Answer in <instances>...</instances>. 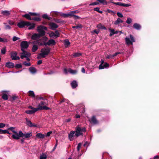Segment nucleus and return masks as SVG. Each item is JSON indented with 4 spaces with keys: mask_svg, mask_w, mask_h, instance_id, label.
<instances>
[{
    "mask_svg": "<svg viewBox=\"0 0 159 159\" xmlns=\"http://www.w3.org/2000/svg\"><path fill=\"white\" fill-rule=\"evenodd\" d=\"M120 52H116L113 55H108L106 57L107 58L110 59L113 58V57H114L115 56L117 55L120 54Z\"/></svg>",
    "mask_w": 159,
    "mask_h": 159,
    "instance_id": "cd10ccee",
    "label": "nucleus"
},
{
    "mask_svg": "<svg viewBox=\"0 0 159 159\" xmlns=\"http://www.w3.org/2000/svg\"><path fill=\"white\" fill-rule=\"evenodd\" d=\"M98 1L99 3L102 4L103 5H107L108 4L106 0H96Z\"/></svg>",
    "mask_w": 159,
    "mask_h": 159,
    "instance_id": "7c9ffc66",
    "label": "nucleus"
},
{
    "mask_svg": "<svg viewBox=\"0 0 159 159\" xmlns=\"http://www.w3.org/2000/svg\"><path fill=\"white\" fill-rule=\"evenodd\" d=\"M77 137L76 133L75 131H71L68 135L69 139L70 141H73Z\"/></svg>",
    "mask_w": 159,
    "mask_h": 159,
    "instance_id": "1a4fd4ad",
    "label": "nucleus"
},
{
    "mask_svg": "<svg viewBox=\"0 0 159 159\" xmlns=\"http://www.w3.org/2000/svg\"><path fill=\"white\" fill-rule=\"evenodd\" d=\"M83 27V25L81 24H80L78 25H77L76 26V29H78L79 28L81 29Z\"/></svg>",
    "mask_w": 159,
    "mask_h": 159,
    "instance_id": "864d4df0",
    "label": "nucleus"
},
{
    "mask_svg": "<svg viewBox=\"0 0 159 159\" xmlns=\"http://www.w3.org/2000/svg\"><path fill=\"white\" fill-rule=\"evenodd\" d=\"M29 70L30 73L32 74L36 73L37 70L36 68L34 67H30L29 68Z\"/></svg>",
    "mask_w": 159,
    "mask_h": 159,
    "instance_id": "393cba45",
    "label": "nucleus"
},
{
    "mask_svg": "<svg viewBox=\"0 0 159 159\" xmlns=\"http://www.w3.org/2000/svg\"><path fill=\"white\" fill-rule=\"evenodd\" d=\"M21 65L20 64H17L15 66V67L16 68H21Z\"/></svg>",
    "mask_w": 159,
    "mask_h": 159,
    "instance_id": "052dcab7",
    "label": "nucleus"
},
{
    "mask_svg": "<svg viewBox=\"0 0 159 159\" xmlns=\"http://www.w3.org/2000/svg\"><path fill=\"white\" fill-rule=\"evenodd\" d=\"M2 98L4 100H7L8 99V97L7 94H3L2 96Z\"/></svg>",
    "mask_w": 159,
    "mask_h": 159,
    "instance_id": "37998d69",
    "label": "nucleus"
},
{
    "mask_svg": "<svg viewBox=\"0 0 159 159\" xmlns=\"http://www.w3.org/2000/svg\"><path fill=\"white\" fill-rule=\"evenodd\" d=\"M22 51L23 52L21 53V56H20V58L22 59H23L25 57H29L30 56L31 54L29 52L25 51V50Z\"/></svg>",
    "mask_w": 159,
    "mask_h": 159,
    "instance_id": "2eb2a0df",
    "label": "nucleus"
},
{
    "mask_svg": "<svg viewBox=\"0 0 159 159\" xmlns=\"http://www.w3.org/2000/svg\"><path fill=\"white\" fill-rule=\"evenodd\" d=\"M75 130L76 137H78L83 135V133L85 132L86 129L85 127H81L80 126L78 125L75 127Z\"/></svg>",
    "mask_w": 159,
    "mask_h": 159,
    "instance_id": "f03ea898",
    "label": "nucleus"
},
{
    "mask_svg": "<svg viewBox=\"0 0 159 159\" xmlns=\"http://www.w3.org/2000/svg\"><path fill=\"white\" fill-rule=\"evenodd\" d=\"M32 135V133H26L24 134L23 133V135H22V137H24L25 138H29Z\"/></svg>",
    "mask_w": 159,
    "mask_h": 159,
    "instance_id": "a878e982",
    "label": "nucleus"
},
{
    "mask_svg": "<svg viewBox=\"0 0 159 159\" xmlns=\"http://www.w3.org/2000/svg\"><path fill=\"white\" fill-rule=\"evenodd\" d=\"M11 57L12 60H16L20 59V57L17 56V53L16 52H12L11 53Z\"/></svg>",
    "mask_w": 159,
    "mask_h": 159,
    "instance_id": "f8f14e48",
    "label": "nucleus"
},
{
    "mask_svg": "<svg viewBox=\"0 0 159 159\" xmlns=\"http://www.w3.org/2000/svg\"><path fill=\"white\" fill-rule=\"evenodd\" d=\"M1 13L4 16H8L10 14V11L7 10L2 11Z\"/></svg>",
    "mask_w": 159,
    "mask_h": 159,
    "instance_id": "a211bd4d",
    "label": "nucleus"
},
{
    "mask_svg": "<svg viewBox=\"0 0 159 159\" xmlns=\"http://www.w3.org/2000/svg\"><path fill=\"white\" fill-rule=\"evenodd\" d=\"M104 63V61L103 60H101V63L99 65V69H104V67L103 66V63Z\"/></svg>",
    "mask_w": 159,
    "mask_h": 159,
    "instance_id": "a19ab883",
    "label": "nucleus"
},
{
    "mask_svg": "<svg viewBox=\"0 0 159 159\" xmlns=\"http://www.w3.org/2000/svg\"><path fill=\"white\" fill-rule=\"evenodd\" d=\"M27 26H29L28 28V29L31 30L33 29L35 27V24H31L29 22V25Z\"/></svg>",
    "mask_w": 159,
    "mask_h": 159,
    "instance_id": "e433bc0d",
    "label": "nucleus"
},
{
    "mask_svg": "<svg viewBox=\"0 0 159 159\" xmlns=\"http://www.w3.org/2000/svg\"><path fill=\"white\" fill-rule=\"evenodd\" d=\"M5 25H6L5 28L6 30H10L11 29V27L8 25H6V23H4Z\"/></svg>",
    "mask_w": 159,
    "mask_h": 159,
    "instance_id": "09e8293b",
    "label": "nucleus"
},
{
    "mask_svg": "<svg viewBox=\"0 0 159 159\" xmlns=\"http://www.w3.org/2000/svg\"><path fill=\"white\" fill-rule=\"evenodd\" d=\"M111 2L113 3L114 4L116 5H118L120 6H123L125 7H128L131 5V4L129 3L125 4L121 2Z\"/></svg>",
    "mask_w": 159,
    "mask_h": 159,
    "instance_id": "4468645a",
    "label": "nucleus"
},
{
    "mask_svg": "<svg viewBox=\"0 0 159 159\" xmlns=\"http://www.w3.org/2000/svg\"><path fill=\"white\" fill-rule=\"evenodd\" d=\"M41 39L37 40L36 41V43L38 44L42 45H44L45 46L47 45L49 46H53L55 45L56 42L53 39H50L47 42H43V43L40 42Z\"/></svg>",
    "mask_w": 159,
    "mask_h": 159,
    "instance_id": "f257e3e1",
    "label": "nucleus"
},
{
    "mask_svg": "<svg viewBox=\"0 0 159 159\" xmlns=\"http://www.w3.org/2000/svg\"><path fill=\"white\" fill-rule=\"evenodd\" d=\"M37 111V110L36 109H34V110H29L26 111H25V112L27 114H32L35 112Z\"/></svg>",
    "mask_w": 159,
    "mask_h": 159,
    "instance_id": "5701e85b",
    "label": "nucleus"
},
{
    "mask_svg": "<svg viewBox=\"0 0 159 159\" xmlns=\"http://www.w3.org/2000/svg\"><path fill=\"white\" fill-rule=\"evenodd\" d=\"M129 36L130 38L128 37H126L125 38L126 43L128 45H132L133 43L135 42V40L133 36L131 34Z\"/></svg>",
    "mask_w": 159,
    "mask_h": 159,
    "instance_id": "0eeeda50",
    "label": "nucleus"
},
{
    "mask_svg": "<svg viewBox=\"0 0 159 159\" xmlns=\"http://www.w3.org/2000/svg\"><path fill=\"white\" fill-rule=\"evenodd\" d=\"M32 20L37 21H39L40 20V19L39 17H34L32 18Z\"/></svg>",
    "mask_w": 159,
    "mask_h": 159,
    "instance_id": "603ef678",
    "label": "nucleus"
},
{
    "mask_svg": "<svg viewBox=\"0 0 159 159\" xmlns=\"http://www.w3.org/2000/svg\"><path fill=\"white\" fill-rule=\"evenodd\" d=\"M29 25V22L22 21L19 22L17 24V26L19 28H23L24 26Z\"/></svg>",
    "mask_w": 159,
    "mask_h": 159,
    "instance_id": "9d476101",
    "label": "nucleus"
},
{
    "mask_svg": "<svg viewBox=\"0 0 159 159\" xmlns=\"http://www.w3.org/2000/svg\"><path fill=\"white\" fill-rule=\"evenodd\" d=\"M20 45L21 48V51H24L25 49L27 48L29 46L27 42L26 41H23L21 43Z\"/></svg>",
    "mask_w": 159,
    "mask_h": 159,
    "instance_id": "ddd939ff",
    "label": "nucleus"
},
{
    "mask_svg": "<svg viewBox=\"0 0 159 159\" xmlns=\"http://www.w3.org/2000/svg\"><path fill=\"white\" fill-rule=\"evenodd\" d=\"M110 36H111L113 34H115V30L114 29L110 30Z\"/></svg>",
    "mask_w": 159,
    "mask_h": 159,
    "instance_id": "c03bdc74",
    "label": "nucleus"
},
{
    "mask_svg": "<svg viewBox=\"0 0 159 159\" xmlns=\"http://www.w3.org/2000/svg\"><path fill=\"white\" fill-rule=\"evenodd\" d=\"M81 144L80 143H79L77 146V150L78 151H79L80 150L81 147Z\"/></svg>",
    "mask_w": 159,
    "mask_h": 159,
    "instance_id": "13d9d810",
    "label": "nucleus"
},
{
    "mask_svg": "<svg viewBox=\"0 0 159 159\" xmlns=\"http://www.w3.org/2000/svg\"><path fill=\"white\" fill-rule=\"evenodd\" d=\"M15 128L13 127H11L10 128H9L8 129V130H10L12 131L13 132V131H15L13 129H14Z\"/></svg>",
    "mask_w": 159,
    "mask_h": 159,
    "instance_id": "338daca9",
    "label": "nucleus"
},
{
    "mask_svg": "<svg viewBox=\"0 0 159 159\" xmlns=\"http://www.w3.org/2000/svg\"><path fill=\"white\" fill-rule=\"evenodd\" d=\"M6 51V49L5 48H4L1 50V53L3 54H5Z\"/></svg>",
    "mask_w": 159,
    "mask_h": 159,
    "instance_id": "49530a36",
    "label": "nucleus"
},
{
    "mask_svg": "<svg viewBox=\"0 0 159 159\" xmlns=\"http://www.w3.org/2000/svg\"><path fill=\"white\" fill-rule=\"evenodd\" d=\"M72 12H70L68 13H62L61 14V16L64 17H67L71 16L72 15Z\"/></svg>",
    "mask_w": 159,
    "mask_h": 159,
    "instance_id": "412c9836",
    "label": "nucleus"
},
{
    "mask_svg": "<svg viewBox=\"0 0 159 159\" xmlns=\"http://www.w3.org/2000/svg\"><path fill=\"white\" fill-rule=\"evenodd\" d=\"M99 2H92L90 4H89V6H93V5H98L99 4Z\"/></svg>",
    "mask_w": 159,
    "mask_h": 159,
    "instance_id": "8fccbe9b",
    "label": "nucleus"
},
{
    "mask_svg": "<svg viewBox=\"0 0 159 159\" xmlns=\"http://www.w3.org/2000/svg\"><path fill=\"white\" fill-rule=\"evenodd\" d=\"M29 96L32 98H35V95L34 92L32 91H29L28 92Z\"/></svg>",
    "mask_w": 159,
    "mask_h": 159,
    "instance_id": "473e14b6",
    "label": "nucleus"
},
{
    "mask_svg": "<svg viewBox=\"0 0 159 159\" xmlns=\"http://www.w3.org/2000/svg\"><path fill=\"white\" fill-rule=\"evenodd\" d=\"M94 10L97 11L100 13H102V11L100 10V8L99 7H96L94 8Z\"/></svg>",
    "mask_w": 159,
    "mask_h": 159,
    "instance_id": "ea45409f",
    "label": "nucleus"
},
{
    "mask_svg": "<svg viewBox=\"0 0 159 159\" xmlns=\"http://www.w3.org/2000/svg\"><path fill=\"white\" fill-rule=\"evenodd\" d=\"M47 104V103L45 100L44 101H41L37 106V111L40 110H48L49 109V108L47 107L45 105Z\"/></svg>",
    "mask_w": 159,
    "mask_h": 159,
    "instance_id": "7ed1b4c3",
    "label": "nucleus"
},
{
    "mask_svg": "<svg viewBox=\"0 0 159 159\" xmlns=\"http://www.w3.org/2000/svg\"><path fill=\"white\" fill-rule=\"evenodd\" d=\"M71 12H72L73 13H72V15H71V16H74L75 15V13H78V11H71Z\"/></svg>",
    "mask_w": 159,
    "mask_h": 159,
    "instance_id": "69168bd1",
    "label": "nucleus"
},
{
    "mask_svg": "<svg viewBox=\"0 0 159 159\" xmlns=\"http://www.w3.org/2000/svg\"><path fill=\"white\" fill-rule=\"evenodd\" d=\"M40 34L35 33L31 36V39L33 40H35L40 38L41 37Z\"/></svg>",
    "mask_w": 159,
    "mask_h": 159,
    "instance_id": "6ab92c4d",
    "label": "nucleus"
},
{
    "mask_svg": "<svg viewBox=\"0 0 159 159\" xmlns=\"http://www.w3.org/2000/svg\"><path fill=\"white\" fill-rule=\"evenodd\" d=\"M0 42H7V40L6 39H3L0 37Z\"/></svg>",
    "mask_w": 159,
    "mask_h": 159,
    "instance_id": "a18cd8bd",
    "label": "nucleus"
},
{
    "mask_svg": "<svg viewBox=\"0 0 159 159\" xmlns=\"http://www.w3.org/2000/svg\"><path fill=\"white\" fill-rule=\"evenodd\" d=\"M73 16L74 17V18L75 19H77L80 18V17L75 15H74V16Z\"/></svg>",
    "mask_w": 159,
    "mask_h": 159,
    "instance_id": "0e129e2a",
    "label": "nucleus"
},
{
    "mask_svg": "<svg viewBox=\"0 0 159 159\" xmlns=\"http://www.w3.org/2000/svg\"><path fill=\"white\" fill-rule=\"evenodd\" d=\"M37 137L39 139H43L44 138L45 135L44 134H42L41 133H39L36 135Z\"/></svg>",
    "mask_w": 159,
    "mask_h": 159,
    "instance_id": "c756f323",
    "label": "nucleus"
},
{
    "mask_svg": "<svg viewBox=\"0 0 159 159\" xmlns=\"http://www.w3.org/2000/svg\"><path fill=\"white\" fill-rule=\"evenodd\" d=\"M98 1L99 3L102 4L103 5H107L108 4L106 0H96Z\"/></svg>",
    "mask_w": 159,
    "mask_h": 159,
    "instance_id": "2f4dec72",
    "label": "nucleus"
},
{
    "mask_svg": "<svg viewBox=\"0 0 159 159\" xmlns=\"http://www.w3.org/2000/svg\"><path fill=\"white\" fill-rule=\"evenodd\" d=\"M13 133H14L12 135L13 139L16 140L19 139L20 137H22L23 135V133L21 131H19L17 133L16 131H13Z\"/></svg>",
    "mask_w": 159,
    "mask_h": 159,
    "instance_id": "39448f33",
    "label": "nucleus"
},
{
    "mask_svg": "<svg viewBox=\"0 0 159 159\" xmlns=\"http://www.w3.org/2000/svg\"><path fill=\"white\" fill-rule=\"evenodd\" d=\"M26 124L30 127H36L37 125L31 122L30 120H29L27 118H26Z\"/></svg>",
    "mask_w": 159,
    "mask_h": 159,
    "instance_id": "dca6fc26",
    "label": "nucleus"
},
{
    "mask_svg": "<svg viewBox=\"0 0 159 159\" xmlns=\"http://www.w3.org/2000/svg\"><path fill=\"white\" fill-rule=\"evenodd\" d=\"M20 39L19 38L17 37H16V36H14L13 38V41H15L16 40H17L18 39Z\"/></svg>",
    "mask_w": 159,
    "mask_h": 159,
    "instance_id": "5fc2aeb1",
    "label": "nucleus"
},
{
    "mask_svg": "<svg viewBox=\"0 0 159 159\" xmlns=\"http://www.w3.org/2000/svg\"><path fill=\"white\" fill-rule=\"evenodd\" d=\"M81 54H80L78 53H75L73 55V56L76 57L78 56L79 55H80Z\"/></svg>",
    "mask_w": 159,
    "mask_h": 159,
    "instance_id": "774afa93",
    "label": "nucleus"
},
{
    "mask_svg": "<svg viewBox=\"0 0 159 159\" xmlns=\"http://www.w3.org/2000/svg\"><path fill=\"white\" fill-rule=\"evenodd\" d=\"M89 121L93 124H96L98 123L97 120L94 116L89 119Z\"/></svg>",
    "mask_w": 159,
    "mask_h": 159,
    "instance_id": "4be33fe9",
    "label": "nucleus"
},
{
    "mask_svg": "<svg viewBox=\"0 0 159 159\" xmlns=\"http://www.w3.org/2000/svg\"><path fill=\"white\" fill-rule=\"evenodd\" d=\"M109 66V64L106 63L104 65H103V66L104 67V68H105Z\"/></svg>",
    "mask_w": 159,
    "mask_h": 159,
    "instance_id": "e2e57ef3",
    "label": "nucleus"
},
{
    "mask_svg": "<svg viewBox=\"0 0 159 159\" xmlns=\"http://www.w3.org/2000/svg\"><path fill=\"white\" fill-rule=\"evenodd\" d=\"M49 36L52 38H57L59 37L60 35V34L57 30H56L55 32H51L49 34Z\"/></svg>",
    "mask_w": 159,
    "mask_h": 159,
    "instance_id": "6e6552de",
    "label": "nucleus"
},
{
    "mask_svg": "<svg viewBox=\"0 0 159 159\" xmlns=\"http://www.w3.org/2000/svg\"><path fill=\"white\" fill-rule=\"evenodd\" d=\"M8 68H13L14 67V64L12 62H7L5 65Z\"/></svg>",
    "mask_w": 159,
    "mask_h": 159,
    "instance_id": "aec40b11",
    "label": "nucleus"
},
{
    "mask_svg": "<svg viewBox=\"0 0 159 159\" xmlns=\"http://www.w3.org/2000/svg\"><path fill=\"white\" fill-rule=\"evenodd\" d=\"M132 19L131 18L129 17V18H127L126 22L128 24H130V23H131V22H132Z\"/></svg>",
    "mask_w": 159,
    "mask_h": 159,
    "instance_id": "79ce46f5",
    "label": "nucleus"
},
{
    "mask_svg": "<svg viewBox=\"0 0 159 159\" xmlns=\"http://www.w3.org/2000/svg\"><path fill=\"white\" fill-rule=\"evenodd\" d=\"M23 16L26 18L27 19L31 20H32V18L30 17V16L29 14H25Z\"/></svg>",
    "mask_w": 159,
    "mask_h": 159,
    "instance_id": "c9c22d12",
    "label": "nucleus"
},
{
    "mask_svg": "<svg viewBox=\"0 0 159 159\" xmlns=\"http://www.w3.org/2000/svg\"><path fill=\"white\" fill-rule=\"evenodd\" d=\"M50 51V49L48 47L42 48L41 50V53L39 54V55L41 57H45L49 54Z\"/></svg>",
    "mask_w": 159,
    "mask_h": 159,
    "instance_id": "20e7f679",
    "label": "nucleus"
},
{
    "mask_svg": "<svg viewBox=\"0 0 159 159\" xmlns=\"http://www.w3.org/2000/svg\"><path fill=\"white\" fill-rule=\"evenodd\" d=\"M38 46L36 45H34L32 49V51L33 52H35L38 49Z\"/></svg>",
    "mask_w": 159,
    "mask_h": 159,
    "instance_id": "4c0bfd02",
    "label": "nucleus"
},
{
    "mask_svg": "<svg viewBox=\"0 0 159 159\" xmlns=\"http://www.w3.org/2000/svg\"><path fill=\"white\" fill-rule=\"evenodd\" d=\"M23 64L25 66H31V64L30 62H27L26 61H25L23 62Z\"/></svg>",
    "mask_w": 159,
    "mask_h": 159,
    "instance_id": "de8ad7c7",
    "label": "nucleus"
},
{
    "mask_svg": "<svg viewBox=\"0 0 159 159\" xmlns=\"http://www.w3.org/2000/svg\"><path fill=\"white\" fill-rule=\"evenodd\" d=\"M47 158V154L45 153H42L40 156L39 159H46Z\"/></svg>",
    "mask_w": 159,
    "mask_h": 159,
    "instance_id": "72a5a7b5",
    "label": "nucleus"
},
{
    "mask_svg": "<svg viewBox=\"0 0 159 159\" xmlns=\"http://www.w3.org/2000/svg\"><path fill=\"white\" fill-rule=\"evenodd\" d=\"M5 125L3 123H0V128H2L5 127Z\"/></svg>",
    "mask_w": 159,
    "mask_h": 159,
    "instance_id": "680f3d73",
    "label": "nucleus"
},
{
    "mask_svg": "<svg viewBox=\"0 0 159 159\" xmlns=\"http://www.w3.org/2000/svg\"><path fill=\"white\" fill-rule=\"evenodd\" d=\"M97 27L100 29L106 30V28L103 26L102 24H99L97 25Z\"/></svg>",
    "mask_w": 159,
    "mask_h": 159,
    "instance_id": "f704fd0d",
    "label": "nucleus"
},
{
    "mask_svg": "<svg viewBox=\"0 0 159 159\" xmlns=\"http://www.w3.org/2000/svg\"><path fill=\"white\" fill-rule=\"evenodd\" d=\"M70 44V43L69 41L66 39L64 41V45L66 47H68L69 45Z\"/></svg>",
    "mask_w": 159,
    "mask_h": 159,
    "instance_id": "58836bf2",
    "label": "nucleus"
},
{
    "mask_svg": "<svg viewBox=\"0 0 159 159\" xmlns=\"http://www.w3.org/2000/svg\"><path fill=\"white\" fill-rule=\"evenodd\" d=\"M8 22L10 25H12L14 24V22L11 20H8Z\"/></svg>",
    "mask_w": 159,
    "mask_h": 159,
    "instance_id": "bf43d9fd",
    "label": "nucleus"
},
{
    "mask_svg": "<svg viewBox=\"0 0 159 159\" xmlns=\"http://www.w3.org/2000/svg\"><path fill=\"white\" fill-rule=\"evenodd\" d=\"M42 17L43 18H44V19H49L48 15L46 14L43 15L42 16Z\"/></svg>",
    "mask_w": 159,
    "mask_h": 159,
    "instance_id": "6e6d98bb",
    "label": "nucleus"
},
{
    "mask_svg": "<svg viewBox=\"0 0 159 159\" xmlns=\"http://www.w3.org/2000/svg\"><path fill=\"white\" fill-rule=\"evenodd\" d=\"M123 22L122 20L120 18H118L117 20H116L114 22V24L116 25H117L120 23H122Z\"/></svg>",
    "mask_w": 159,
    "mask_h": 159,
    "instance_id": "c85d7f7f",
    "label": "nucleus"
},
{
    "mask_svg": "<svg viewBox=\"0 0 159 159\" xmlns=\"http://www.w3.org/2000/svg\"><path fill=\"white\" fill-rule=\"evenodd\" d=\"M133 27L137 30H140L141 28V26L139 24L137 23H134L133 25Z\"/></svg>",
    "mask_w": 159,
    "mask_h": 159,
    "instance_id": "bb28decb",
    "label": "nucleus"
},
{
    "mask_svg": "<svg viewBox=\"0 0 159 159\" xmlns=\"http://www.w3.org/2000/svg\"><path fill=\"white\" fill-rule=\"evenodd\" d=\"M64 72L65 74H67L68 72L72 74H75L77 72V71L76 70H72L70 68L68 69V70L66 68H65L64 69Z\"/></svg>",
    "mask_w": 159,
    "mask_h": 159,
    "instance_id": "9b49d317",
    "label": "nucleus"
},
{
    "mask_svg": "<svg viewBox=\"0 0 159 159\" xmlns=\"http://www.w3.org/2000/svg\"><path fill=\"white\" fill-rule=\"evenodd\" d=\"M117 16L119 17H123V15L120 12H118L117 13Z\"/></svg>",
    "mask_w": 159,
    "mask_h": 159,
    "instance_id": "3c124183",
    "label": "nucleus"
},
{
    "mask_svg": "<svg viewBox=\"0 0 159 159\" xmlns=\"http://www.w3.org/2000/svg\"><path fill=\"white\" fill-rule=\"evenodd\" d=\"M47 30V28L44 26H39L37 29V30L41 36H43L45 34V30Z\"/></svg>",
    "mask_w": 159,
    "mask_h": 159,
    "instance_id": "423d86ee",
    "label": "nucleus"
},
{
    "mask_svg": "<svg viewBox=\"0 0 159 159\" xmlns=\"http://www.w3.org/2000/svg\"><path fill=\"white\" fill-rule=\"evenodd\" d=\"M49 26H50V29L53 30H55L58 27V26L57 24L53 22L50 23L49 24Z\"/></svg>",
    "mask_w": 159,
    "mask_h": 159,
    "instance_id": "f3484780",
    "label": "nucleus"
},
{
    "mask_svg": "<svg viewBox=\"0 0 159 159\" xmlns=\"http://www.w3.org/2000/svg\"><path fill=\"white\" fill-rule=\"evenodd\" d=\"M52 133V131H50L47 133L46 136L47 137L49 136Z\"/></svg>",
    "mask_w": 159,
    "mask_h": 159,
    "instance_id": "4d7b16f0",
    "label": "nucleus"
},
{
    "mask_svg": "<svg viewBox=\"0 0 159 159\" xmlns=\"http://www.w3.org/2000/svg\"><path fill=\"white\" fill-rule=\"evenodd\" d=\"M71 85L72 88H75L78 86L77 82L76 81L74 80L71 83Z\"/></svg>",
    "mask_w": 159,
    "mask_h": 159,
    "instance_id": "b1692460",
    "label": "nucleus"
}]
</instances>
